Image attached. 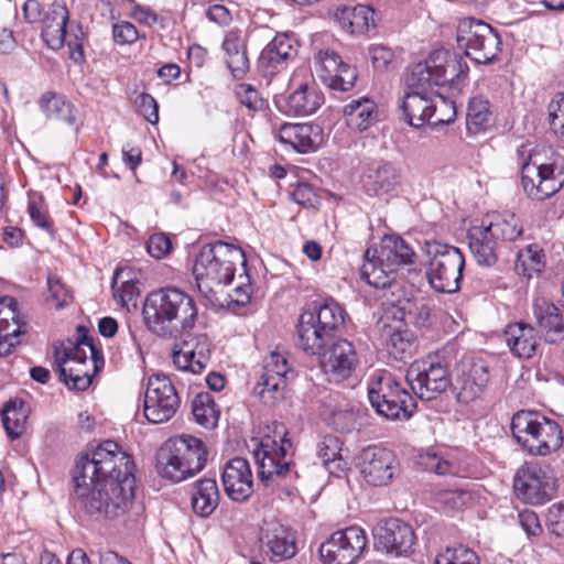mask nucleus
Wrapping results in <instances>:
<instances>
[{
	"label": "nucleus",
	"mask_w": 564,
	"mask_h": 564,
	"mask_svg": "<svg viewBox=\"0 0 564 564\" xmlns=\"http://www.w3.org/2000/svg\"><path fill=\"white\" fill-rule=\"evenodd\" d=\"M335 19L350 34H364L375 26V11L362 4L338 8Z\"/></svg>",
	"instance_id": "nucleus-36"
},
{
	"label": "nucleus",
	"mask_w": 564,
	"mask_h": 564,
	"mask_svg": "<svg viewBox=\"0 0 564 564\" xmlns=\"http://www.w3.org/2000/svg\"><path fill=\"white\" fill-rule=\"evenodd\" d=\"M511 432L524 451L534 456L557 452L564 441L562 426L538 411H519L512 416Z\"/></svg>",
	"instance_id": "nucleus-6"
},
{
	"label": "nucleus",
	"mask_w": 564,
	"mask_h": 564,
	"mask_svg": "<svg viewBox=\"0 0 564 564\" xmlns=\"http://www.w3.org/2000/svg\"><path fill=\"white\" fill-rule=\"evenodd\" d=\"M192 412L195 421L206 429L217 426L219 410L214 398L208 392L198 393L192 402Z\"/></svg>",
	"instance_id": "nucleus-48"
},
{
	"label": "nucleus",
	"mask_w": 564,
	"mask_h": 564,
	"mask_svg": "<svg viewBox=\"0 0 564 564\" xmlns=\"http://www.w3.org/2000/svg\"><path fill=\"white\" fill-rule=\"evenodd\" d=\"M30 409L21 399L7 402L2 410V423L11 438H18L25 430Z\"/></svg>",
	"instance_id": "nucleus-45"
},
{
	"label": "nucleus",
	"mask_w": 564,
	"mask_h": 564,
	"mask_svg": "<svg viewBox=\"0 0 564 564\" xmlns=\"http://www.w3.org/2000/svg\"><path fill=\"white\" fill-rule=\"evenodd\" d=\"M376 412L388 420H406L411 416L414 401H404L403 398L386 400L379 405H371Z\"/></svg>",
	"instance_id": "nucleus-52"
},
{
	"label": "nucleus",
	"mask_w": 564,
	"mask_h": 564,
	"mask_svg": "<svg viewBox=\"0 0 564 564\" xmlns=\"http://www.w3.org/2000/svg\"><path fill=\"white\" fill-rule=\"evenodd\" d=\"M435 564H479V557L471 549L457 545L438 553Z\"/></svg>",
	"instance_id": "nucleus-53"
},
{
	"label": "nucleus",
	"mask_w": 564,
	"mask_h": 564,
	"mask_svg": "<svg viewBox=\"0 0 564 564\" xmlns=\"http://www.w3.org/2000/svg\"><path fill=\"white\" fill-rule=\"evenodd\" d=\"M469 499L470 494L464 489L440 490L435 496V501L446 511L460 509Z\"/></svg>",
	"instance_id": "nucleus-55"
},
{
	"label": "nucleus",
	"mask_w": 564,
	"mask_h": 564,
	"mask_svg": "<svg viewBox=\"0 0 564 564\" xmlns=\"http://www.w3.org/2000/svg\"><path fill=\"white\" fill-rule=\"evenodd\" d=\"M240 267V284L235 286L231 302L245 305L250 300L251 286L246 273V257L240 248L217 241L204 246L196 256L193 274L198 291L210 302L215 303L216 288L228 285L234 281L237 267Z\"/></svg>",
	"instance_id": "nucleus-2"
},
{
	"label": "nucleus",
	"mask_w": 564,
	"mask_h": 564,
	"mask_svg": "<svg viewBox=\"0 0 564 564\" xmlns=\"http://www.w3.org/2000/svg\"><path fill=\"white\" fill-rule=\"evenodd\" d=\"M315 70L319 79L329 88L346 91L357 79L354 67L344 63L332 50H323L316 56Z\"/></svg>",
	"instance_id": "nucleus-22"
},
{
	"label": "nucleus",
	"mask_w": 564,
	"mask_h": 564,
	"mask_svg": "<svg viewBox=\"0 0 564 564\" xmlns=\"http://www.w3.org/2000/svg\"><path fill=\"white\" fill-rule=\"evenodd\" d=\"M259 541L265 556L274 563L290 560L297 552L295 533L275 518L263 520Z\"/></svg>",
	"instance_id": "nucleus-18"
},
{
	"label": "nucleus",
	"mask_w": 564,
	"mask_h": 564,
	"mask_svg": "<svg viewBox=\"0 0 564 564\" xmlns=\"http://www.w3.org/2000/svg\"><path fill=\"white\" fill-rule=\"evenodd\" d=\"M278 138L299 153L317 150L323 143V130L313 123H285L280 127Z\"/></svg>",
	"instance_id": "nucleus-25"
},
{
	"label": "nucleus",
	"mask_w": 564,
	"mask_h": 564,
	"mask_svg": "<svg viewBox=\"0 0 564 564\" xmlns=\"http://www.w3.org/2000/svg\"><path fill=\"white\" fill-rule=\"evenodd\" d=\"M313 313L315 323L319 326L318 329L326 333L329 338L344 327L345 311L333 300H326Z\"/></svg>",
	"instance_id": "nucleus-47"
},
{
	"label": "nucleus",
	"mask_w": 564,
	"mask_h": 564,
	"mask_svg": "<svg viewBox=\"0 0 564 564\" xmlns=\"http://www.w3.org/2000/svg\"><path fill=\"white\" fill-rule=\"evenodd\" d=\"M403 398L404 401H412V395L403 388L389 372L373 373L368 383V399L371 405H379L380 402Z\"/></svg>",
	"instance_id": "nucleus-34"
},
{
	"label": "nucleus",
	"mask_w": 564,
	"mask_h": 564,
	"mask_svg": "<svg viewBox=\"0 0 564 564\" xmlns=\"http://www.w3.org/2000/svg\"><path fill=\"white\" fill-rule=\"evenodd\" d=\"M206 460L204 443L195 436L182 434L167 440L159 448L155 470L163 479L181 482L199 473Z\"/></svg>",
	"instance_id": "nucleus-5"
},
{
	"label": "nucleus",
	"mask_w": 564,
	"mask_h": 564,
	"mask_svg": "<svg viewBox=\"0 0 564 564\" xmlns=\"http://www.w3.org/2000/svg\"><path fill=\"white\" fill-rule=\"evenodd\" d=\"M542 263V254L541 251L532 246L520 250L516 260V269L522 270L523 274L528 276L531 275L532 272H539Z\"/></svg>",
	"instance_id": "nucleus-56"
},
{
	"label": "nucleus",
	"mask_w": 564,
	"mask_h": 564,
	"mask_svg": "<svg viewBox=\"0 0 564 564\" xmlns=\"http://www.w3.org/2000/svg\"><path fill=\"white\" fill-rule=\"evenodd\" d=\"M426 252L430 258L426 275L431 286L440 293L458 291L465 267L463 252L438 241L426 242Z\"/></svg>",
	"instance_id": "nucleus-9"
},
{
	"label": "nucleus",
	"mask_w": 564,
	"mask_h": 564,
	"mask_svg": "<svg viewBox=\"0 0 564 564\" xmlns=\"http://www.w3.org/2000/svg\"><path fill=\"white\" fill-rule=\"evenodd\" d=\"M346 123L350 129L365 131L377 120V106L375 101L362 97L354 99L344 107Z\"/></svg>",
	"instance_id": "nucleus-41"
},
{
	"label": "nucleus",
	"mask_w": 564,
	"mask_h": 564,
	"mask_svg": "<svg viewBox=\"0 0 564 564\" xmlns=\"http://www.w3.org/2000/svg\"><path fill=\"white\" fill-rule=\"evenodd\" d=\"M369 57L373 67L380 72L389 70L397 63L394 52L382 44L371 45L369 47Z\"/></svg>",
	"instance_id": "nucleus-58"
},
{
	"label": "nucleus",
	"mask_w": 564,
	"mask_h": 564,
	"mask_svg": "<svg viewBox=\"0 0 564 564\" xmlns=\"http://www.w3.org/2000/svg\"><path fill=\"white\" fill-rule=\"evenodd\" d=\"M55 364L61 380L70 389L85 390L91 384L93 376L105 366L101 351L86 333L76 341L67 340L55 348Z\"/></svg>",
	"instance_id": "nucleus-4"
},
{
	"label": "nucleus",
	"mask_w": 564,
	"mask_h": 564,
	"mask_svg": "<svg viewBox=\"0 0 564 564\" xmlns=\"http://www.w3.org/2000/svg\"><path fill=\"white\" fill-rule=\"evenodd\" d=\"M80 508L100 518H118L132 505L135 479L131 457L113 441L80 456L73 471Z\"/></svg>",
	"instance_id": "nucleus-1"
},
{
	"label": "nucleus",
	"mask_w": 564,
	"mask_h": 564,
	"mask_svg": "<svg viewBox=\"0 0 564 564\" xmlns=\"http://www.w3.org/2000/svg\"><path fill=\"white\" fill-rule=\"evenodd\" d=\"M456 40L466 56L478 64L491 63L501 51L498 32L488 23L474 18H465L458 23Z\"/></svg>",
	"instance_id": "nucleus-10"
},
{
	"label": "nucleus",
	"mask_w": 564,
	"mask_h": 564,
	"mask_svg": "<svg viewBox=\"0 0 564 564\" xmlns=\"http://www.w3.org/2000/svg\"><path fill=\"white\" fill-rule=\"evenodd\" d=\"M184 335L173 350V362L181 370L200 373L210 359L208 337L205 334L191 335L188 332L181 337Z\"/></svg>",
	"instance_id": "nucleus-23"
},
{
	"label": "nucleus",
	"mask_w": 564,
	"mask_h": 564,
	"mask_svg": "<svg viewBox=\"0 0 564 564\" xmlns=\"http://www.w3.org/2000/svg\"><path fill=\"white\" fill-rule=\"evenodd\" d=\"M451 358L445 350L415 360L406 371V381L421 400H434L451 386Z\"/></svg>",
	"instance_id": "nucleus-8"
},
{
	"label": "nucleus",
	"mask_w": 564,
	"mask_h": 564,
	"mask_svg": "<svg viewBox=\"0 0 564 564\" xmlns=\"http://www.w3.org/2000/svg\"><path fill=\"white\" fill-rule=\"evenodd\" d=\"M372 533L378 549L397 556L411 552L415 541L412 527L397 518L380 521Z\"/></svg>",
	"instance_id": "nucleus-21"
},
{
	"label": "nucleus",
	"mask_w": 564,
	"mask_h": 564,
	"mask_svg": "<svg viewBox=\"0 0 564 564\" xmlns=\"http://www.w3.org/2000/svg\"><path fill=\"white\" fill-rule=\"evenodd\" d=\"M315 323V314L304 312L301 314L297 324V345L310 355L319 354L329 338L326 333L318 329Z\"/></svg>",
	"instance_id": "nucleus-39"
},
{
	"label": "nucleus",
	"mask_w": 564,
	"mask_h": 564,
	"mask_svg": "<svg viewBox=\"0 0 564 564\" xmlns=\"http://www.w3.org/2000/svg\"><path fill=\"white\" fill-rule=\"evenodd\" d=\"M139 113L150 123L159 121V106L156 100L148 93L139 94L134 99Z\"/></svg>",
	"instance_id": "nucleus-60"
},
{
	"label": "nucleus",
	"mask_w": 564,
	"mask_h": 564,
	"mask_svg": "<svg viewBox=\"0 0 564 564\" xmlns=\"http://www.w3.org/2000/svg\"><path fill=\"white\" fill-rule=\"evenodd\" d=\"M296 53V43L288 33L276 34L261 51L258 63L267 74L272 75L293 59Z\"/></svg>",
	"instance_id": "nucleus-27"
},
{
	"label": "nucleus",
	"mask_w": 564,
	"mask_h": 564,
	"mask_svg": "<svg viewBox=\"0 0 564 564\" xmlns=\"http://www.w3.org/2000/svg\"><path fill=\"white\" fill-rule=\"evenodd\" d=\"M513 488L517 497L525 503L542 505L552 499L555 479L546 467L527 464L517 470Z\"/></svg>",
	"instance_id": "nucleus-14"
},
{
	"label": "nucleus",
	"mask_w": 564,
	"mask_h": 564,
	"mask_svg": "<svg viewBox=\"0 0 564 564\" xmlns=\"http://www.w3.org/2000/svg\"><path fill=\"white\" fill-rule=\"evenodd\" d=\"M367 546V535L357 525L334 532L319 546L324 564H356Z\"/></svg>",
	"instance_id": "nucleus-13"
},
{
	"label": "nucleus",
	"mask_w": 564,
	"mask_h": 564,
	"mask_svg": "<svg viewBox=\"0 0 564 564\" xmlns=\"http://www.w3.org/2000/svg\"><path fill=\"white\" fill-rule=\"evenodd\" d=\"M292 444L284 434L280 444L270 436L263 437L253 448V457L258 464V475L262 482L268 484L275 478L285 477L291 473V463L288 459Z\"/></svg>",
	"instance_id": "nucleus-15"
},
{
	"label": "nucleus",
	"mask_w": 564,
	"mask_h": 564,
	"mask_svg": "<svg viewBox=\"0 0 564 564\" xmlns=\"http://www.w3.org/2000/svg\"><path fill=\"white\" fill-rule=\"evenodd\" d=\"M432 120L430 123L433 126L437 124H447L455 120L456 118V107L453 100L446 99L442 96H437L434 99Z\"/></svg>",
	"instance_id": "nucleus-57"
},
{
	"label": "nucleus",
	"mask_w": 564,
	"mask_h": 564,
	"mask_svg": "<svg viewBox=\"0 0 564 564\" xmlns=\"http://www.w3.org/2000/svg\"><path fill=\"white\" fill-rule=\"evenodd\" d=\"M533 315L545 341L554 344L564 338L563 316L556 305L538 299L533 303Z\"/></svg>",
	"instance_id": "nucleus-29"
},
{
	"label": "nucleus",
	"mask_w": 564,
	"mask_h": 564,
	"mask_svg": "<svg viewBox=\"0 0 564 564\" xmlns=\"http://www.w3.org/2000/svg\"><path fill=\"white\" fill-rule=\"evenodd\" d=\"M223 48L226 53L227 67L232 76L243 77L249 69V59L241 37L237 33H228L223 42Z\"/></svg>",
	"instance_id": "nucleus-43"
},
{
	"label": "nucleus",
	"mask_w": 564,
	"mask_h": 564,
	"mask_svg": "<svg viewBox=\"0 0 564 564\" xmlns=\"http://www.w3.org/2000/svg\"><path fill=\"white\" fill-rule=\"evenodd\" d=\"M357 421L358 414L352 409L337 410L332 415L333 426L344 433L355 430Z\"/></svg>",
	"instance_id": "nucleus-62"
},
{
	"label": "nucleus",
	"mask_w": 564,
	"mask_h": 564,
	"mask_svg": "<svg viewBox=\"0 0 564 564\" xmlns=\"http://www.w3.org/2000/svg\"><path fill=\"white\" fill-rule=\"evenodd\" d=\"M549 112L551 129L556 135L564 139V93L552 99Z\"/></svg>",
	"instance_id": "nucleus-59"
},
{
	"label": "nucleus",
	"mask_w": 564,
	"mask_h": 564,
	"mask_svg": "<svg viewBox=\"0 0 564 564\" xmlns=\"http://www.w3.org/2000/svg\"><path fill=\"white\" fill-rule=\"evenodd\" d=\"M360 273L369 285L377 289L389 286L397 274L393 269L388 268L387 263L380 260V256L372 249H367Z\"/></svg>",
	"instance_id": "nucleus-40"
},
{
	"label": "nucleus",
	"mask_w": 564,
	"mask_h": 564,
	"mask_svg": "<svg viewBox=\"0 0 564 564\" xmlns=\"http://www.w3.org/2000/svg\"><path fill=\"white\" fill-rule=\"evenodd\" d=\"M521 184L525 194L535 200H544L557 193L564 185V159L543 155L533 151L521 163Z\"/></svg>",
	"instance_id": "nucleus-7"
},
{
	"label": "nucleus",
	"mask_w": 564,
	"mask_h": 564,
	"mask_svg": "<svg viewBox=\"0 0 564 564\" xmlns=\"http://www.w3.org/2000/svg\"><path fill=\"white\" fill-rule=\"evenodd\" d=\"M482 223L501 243L516 241L523 234L522 223L513 213L494 214Z\"/></svg>",
	"instance_id": "nucleus-42"
},
{
	"label": "nucleus",
	"mask_w": 564,
	"mask_h": 564,
	"mask_svg": "<svg viewBox=\"0 0 564 564\" xmlns=\"http://www.w3.org/2000/svg\"><path fill=\"white\" fill-rule=\"evenodd\" d=\"M456 371L454 389L462 403L478 399L490 381L489 366L481 359L464 358L458 362Z\"/></svg>",
	"instance_id": "nucleus-17"
},
{
	"label": "nucleus",
	"mask_w": 564,
	"mask_h": 564,
	"mask_svg": "<svg viewBox=\"0 0 564 564\" xmlns=\"http://www.w3.org/2000/svg\"><path fill=\"white\" fill-rule=\"evenodd\" d=\"M39 105L48 119L63 121L68 126L75 124L76 110L63 95L46 91L41 96Z\"/></svg>",
	"instance_id": "nucleus-44"
},
{
	"label": "nucleus",
	"mask_w": 564,
	"mask_h": 564,
	"mask_svg": "<svg viewBox=\"0 0 564 564\" xmlns=\"http://www.w3.org/2000/svg\"><path fill=\"white\" fill-rule=\"evenodd\" d=\"M85 33L82 26L76 22H69L65 29V44L69 51V58L75 63H82L85 59L84 54Z\"/></svg>",
	"instance_id": "nucleus-54"
},
{
	"label": "nucleus",
	"mask_w": 564,
	"mask_h": 564,
	"mask_svg": "<svg viewBox=\"0 0 564 564\" xmlns=\"http://www.w3.org/2000/svg\"><path fill=\"white\" fill-rule=\"evenodd\" d=\"M292 375L285 355L271 351L263 360L262 375L254 387V392L263 403L274 405L284 398L286 381Z\"/></svg>",
	"instance_id": "nucleus-16"
},
{
	"label": "nucleus",
	"mask_w": 564,
	"mask_h": 564,
	"mask_svg": "<svg viewBox=\"0 0 564 564\" xmlns=\"http://www.w3.org/2000/svg\"><path fill=\"white\" fill-rule=\"evenodd\" d=\"M180 405L178 393L167 376L154 375L149 378L143 403V413L149 422L161 424L170 421Z\"/></svg>",
	"instance_id": "nucleus-12"
},
{
	"label": "nucleus",
	"mask_w": 564,
	"mask_h": 564,
	"mask_svg": "<svg viewBox=\"0 0 564 564\" xmlns=\"http://www.w3.org/2000/svg\"><path fill=\"white\" fill-rule=\"evenodd\" d=\"M220 494L217 481L214 478H203L196 481L192 491L193 511L202 517H209L218 507Z\"/></svg>",
	"instance_id": "nucleus-38"
},
{
	"label": "nucleus",
	"mask_w": 564,
	"mask_h": 564,
	"mask_svg": "<svg viewBox=\"0 0 564 564\" xmlns=\"http://www.w3.org/2000/svg\"><path fill=\"white\" fill-rule=\"evenodd\" d=\"M397 458L388 448L368 446L358 456V468L364 480L371 486L388 485L397 471Z\"/></svg>",
	"instance_id": "nucleus-20"
},
{
	"label": "nucleus",
	"mask_w": 564,
	"mask_h": 564,
	"mask_svg": "<svg viewBox=\"0 0 564 564\" xmlns=\"http://www.w3.org/2000/svg\"><path fill=\"white\" fill-rule=\"evenodd\" d=\"M492 122L494 115L490 102L481 96L470 98L466 113V126L468 131L471 133L486 131Z\"/></svg>",
	"instance_id": "nucleus-46"
},
{
	"label": "nucleus",
	"mask_w": 564,
	"mask_h": 564,
	"mask_svg": "<svg viewBox=\"0 0 564 564\" xmlns=\"http://www.w3.org/2000/svg\"><path fill=\"white\" fill-rule=\"evenodd\" d=\"M468 243L478 264L491 267L497 262V250L501 242L490 232L485 223L481 221L480 225L468 229Z\"/></svg>",
	"instance_id": "nucleus-28"
},
{
	"label": "nucleus",
	"mask_w": 564,
	"mask_h": 564,
	"mask_svg": "<svg viewBox=\"0 0 564 564\" xmlns=\"http://www.w3.org/2000/svg\"><path fill=\"white\" fill-rule=\"evenodd\" d=\"M341 452V443L336 436H325L317 445V457L322 464L329 463V460L339 455Z\"/></svg>",
	"instance_id": "nucleus-64"
},
{
	"label": "nucleus",
	"mask_w": 564,
	"mask_h": 564,
	"mask_svg": "<svg viewBox=\"0 0 564 564\" xmlns=\"http://www.w3.org/2000/svg\"><path fill=\"white\" fill-rule=\"evenodd\" d=\"M324 97L314 84H300L286 99V111L295 116L314 113L323 104Z\"/></svg>",
	"instance_id": "nucleus-37"
},
{
	"label": "nucleus",
	"mask_w": 564,
	"mask_h": 564,
	"mask_svg": "<svg viewBox=\"0 0 564 564\" xmlns=\"http://www.w3.org/2000/svg\"><path fill=\"white\" fill-rule=\"evenodd\" d=\"M25 323L18 318L17 302L11 296L0 297V357L11 352L25 334Z\"/></svg>",
	"instance_id": "nucleus-26"
},
{
	"label": "nucleus",
	"mask_w": 564,
	"mask_h": 564,
	"mask_svg": "<svg viewBox=\"0 0 564 564\" xmlns=\"http://www.w3.org/2000/svg\"><path fill=\"white\" fill-rule=\"evenodd\" d=\"M466 69L459 58L452 56L447 51L437 50L432 52L426 61L411 66L406 82L412 88L452 85L460 75L466 74Z\"/></svg>",
	"instance_id": "nucleus-11"
},
{
	"label": "nucleus",
	"mask_w": 564,
	"mask_h": 564,
	"mask_svg": "<svg viewBox=\"0 0 564 564\" xmlns=\"http://www.w3.org/2000/svg\"><path fill=\"white\" fill-rule=\"evenodd\" d=\"M224 490L229 499L243 502L253 492V477L249 462L241 457L228 460L221 471Z\"/></svg>",
	"instance_id": "nucleus-24"
},
{
	"label": "nucleus",
	"mask_w": 564,
	"mask_h": 564,
	"mask_svg": "<svg viewBox=\"0 0 564 564\" xmlns=\"http://www.w3.org/2000/svg\"><path fill=\"white\" fill-rule=\"evenodd\" d=\"M388 348L395 359L403 360L414 350L413 334L408 329H393L390 334Z\"/></svg>",
	"instance_id": "nucleus-50"
},
{
	"label": "nucleus",
	"mask_w": 564,
	"mask_h": 564,
	"mask_svg": "<svg viewBox=\"0 0 564 564\" xmlns=\"http://www.w3.org/2000/svg\"><path fill=\"white\" fill-rule=\"evenodd\" d=\"M419 463L426 470L440 476L456 475L458 466L455 462L445 458L433 451H427L419 456Z\"/></svg>",
	"instance_id": "nucleus-51"
},
{
	"label": "nucleus",
	"mask_w": 564,
	"mask_h": 564,
	"mask_svg": "<svg viewBox=\"0 0 564 564\" xmlns=\"http://www.w3.org/2000/svg\"><path fill=\"white\" fill-rule=\"evenodd\" d=\"M505 340L510 351L518 358H531L538 347L539 338L533 326L527 323H513L506 327Z\"/></svg>",
	"instance_id": "nucleus-31"
},
{
	"label": "nucleus",
	"mask_w": 564,
	"mask_h": 564,
	"mask_svg": "<svg viewBox=\"0 0 564 564\" xmlns=\"http://www.w3.org/2000/svg\"><path fill=\"white\" fill-rule=\"evenodd\" d=\"M380 256V260L387 263L388 268L395 272L400 267L412 265L415 262L416 254L412 247L401 237L395 235H386L378 249H372Z\"/></svg>",
	"instance_id": "nucleus-30"
},
{
	"label": "nucleus",
	"mask_w": 564,
	"mask_h": 564,
	"mask_svg": "<svg viewBox=\"0 0 564 564\" xmlns=\"http://www.w3.org/2000/svg\"><path fill=\"white\" fill-rule=\"evenodd\" d=\"M42 39L54 51L65 44V29L69 23V13L64 3H53L43 18Z\"/></svg>",
	"instance_id": "nucleus-32"
},
{
	"label": "nucleus",
	"mask_w": 564,
	"mask_h": 564,
	"mask_svg": "<svg viewBox=\"0 0 564 564\" xmlns=\"http://www.w3.org/2000/svg\"><path fill=\"white\" fill-rule=\"evenodd\" d=\"M112 292L115 299L122 305L128 306L139 295L137 282L131 278V271L118 269L112 279Z\"/></svg>",
	"instance_id": "nucleus-49"
},
{
	"label": "nucleus",
	"mask_w": 564,
	"mask_h": 564,
	"mask_svg": "<svg viewBox=\"0 0 564 564\" xmlns=\"http://www.w3.org/2000/svg\"><path fill=\"white\" fill-rule=\"evenodd\" d=\"M405 121L420 128L426 122H431L434 106V99L422 91H409L404 95L401 105Z\"/></svg>",
	"instance_id": "nucleus-35"
},
{
	"label": "nucleus",
	"mask_w": 564,
	"mask_h": 564,
	"mask_svg": "<svg viewBox=\"0 0 564 564\" xmlns=\"http://www.w3.org/2000/svg\"><path fill=\"white\" fill-rule=\"evenodd\" d=\"M237 98L239 101L250 110H259L263 106V100L260 97L258 90L251 85L241 84L236 90Z\"/></svg>",
	"instance_id": "nucleus-63"
},
{
	"label": "nucleus",
	"mask_w": 564,
	"mask_h": 564,
	"mask_svg": "<svg viewBox=\"0 0 564 564\" xmlns=\"http://www.w3.org/2000/svg\"><path fill=\"white\" fill-rule=\"evenodd\" d=\"M359 364L355 345L347 339H337L324 350L321 368L329 382L340 383L350 378Z\"/></svg>",
	"instance_id": "nucleus-19"
},
{
	"label": "nucleus",
	"mask_w": 564,
	"mask_h": 564,
	"mask_svg": "<svg viewBox=\"0 0 564 564\" xmlns=\"http://www.w3.org/2000/svg\"><path fill=\"white\" fill-rule=\"evenodd\" d=\"M142 314L151 333L176 339L194 327L198 310L191 295L181 289L167 286L148 294Z\"/></svg>",
	"instance_id": "nucleus-3"
},
{
	"label": "nucleus",
	"mask_w": 564,
	"mask_h": 564,
	"mask_svg": "<svg viewBox=\"0 0 564 564\" xmlns=\"http://www.w3.org/2000/svg\"><path fill=\"white\" fill-rule=\"evenodd\" d=\"M147 250L151 257L162 259L171 252L172 242L163 232L153 234L148 240Z\"/></svg>",
	"instance_id": "nucleus-61"
},
{
	"label": "nucleus",
	"mask_w": 564,
	"mask_h": 564,
	"mask_svg": "<svg viewBox=\"0 0 564 564\" xmlns=\"http://www.w3.org/2000/svg\"><path fill=\"white\" fill-rule=\"evenodd\" d=\"M400 183L398 169L388 162H378L369 167L364 178L366 191L376 196L392 192Z\"/></svg>",
	"instance_id": "nucleus-33"
}]
</instances>
